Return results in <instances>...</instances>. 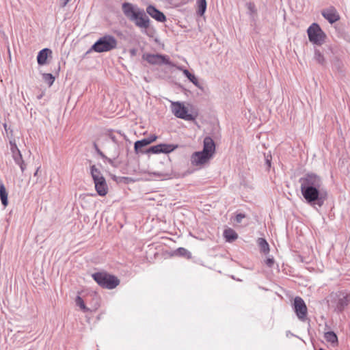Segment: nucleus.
I'll return each instance as SVG.
<instances>
[{
  "label": "nucleus",
  "mask_w": 350,
  "mask_h": 350,
  "mask_svg": "<svg viewBox=\"0 0 350 350\" xmlns=\"http://www.w3.org/2000/svg\"><path fill=\"white\" fill-rule=\"evenodd\" d=\"M300 191L304 201L310 206L322 207L328 198L322 178L315 173L308 172L299 178Z\"/></svg>",
  "instance_id": "1"
},
{
  "label": "nucleus",
  "mask_w": 350,
  "mask_h": 350,
  "mask_svg": "<svg viewBox=\"0 0 350 350\" xmlns=\"http://www.w3.org/2000/svg\"><path fill=\"white\" fill-rule=\"evenodd\" d=\"M122 10L124 15L137 27L146 29L150 27V20L146 11L137 5L124 2L122 4Z\"/></svg>",
  "instance_id": "2"
},
{
  "label": "nucleus",
  "mask_w": 350,
  "mask_h": 350,
  "mask_svg": "<svg viewBox=\"0 0 350 350\" xmlns=\"http://www.w3.org/2000/svg\"><path fill=\"white\" fill-rule=\"evenodd\" d=\"M118 41L111 35L106 34L99 38L91 46L90 51L96 53L108 52L117 47Z\"/></svg>",
  "instance_id": "3"
},
{
  "label": "nucleus",
  "mask_w": 350,
  "mask_h": 350,
  "mask_svg": "<svg viewBox=\"0 0 350 350\" xmlns=\"http://www.w3.org/2000/svg\"><path fill=\"white\" fill-rule=\"evenodd\" d=\"M330 303L334 310L338 313L342 312L350 304V293L346 291H338L330 294Z\"/></svg>",
  "instance_id": "4"
},
{
  "label": "nucleus",
  "mask_w": 350,
  "mask_h": 350,
  "mask_svg": "<svg viewBox=\"0 0 350 350\" xmlns=\"http://www.w3.org/2000/svg\"><path fill=\"white\" fill-rule=\"evenodd\" d=\"M94 280L102 288L113 289L120 284V280L114 275L105 271H98L92 274Z\"/></svg>",
  "instance_id": "5"
},
{
  "label": "nucleus",
  "mask_w": 350,
  "mask_h": 350,
  "mask_svg": "<svg viewBox=\"0 0 350 350\" xmlns=\"http://www.w3.org/2000/svg\"><path fill=\"white\" fill-rule=\"evenodd\" d=\"M307 33L309 41L313 44L321 46L326 39V34L322 30L320 25L317 23H313L307 29Z\"/></svg>",
  "instance_id": "6"
},
{
  "label": "nucleus",
  "mask_w": 350,
  "mask_h": 350,
  "mask_svg": "<svg viewBox=\"0 0 350 350\" xmlns=\"http://www.w3.org/2000/svg\"><path fill=\"white\" fill-rule=\"evenodd\" d=\"M142 59L148 62L151 65H167L170 66H175L167 55L163 54H152L145 53L142 55Z\"/></svg>",
  "instance_id": "7"
},
{
  "label": "nucleus",
  "mask_w": 350,
  "mask_h": 350,
  "mask_svg": "<svg viewBox=\"0 0 350 350\" xmlns=\"http://www.w3.org/2000/svg\"><path fill=\"white\" fill-rule=\"evenodd\" d=\"M292 308L299 321L305 322L308 319V308L301 297L299 296L295 297L292 304Z\"/></svg>",
  "instance_id": "8"
},
{
  "label": "nucleus",
  "mask_w": 350,
  "mask_h": 350,
  "mask_svg": "<svg viewBox=\"0 0 350 350\" xmlns=\"http://www.w3.org/2000/svg\"><path fill=\"white\" fill-rule=\"evenodd\" d=\"M172 111L176 118L187 121L195 120V116L189 113L188 109L180 102L177 101L172 103Z\"/></svg>",
  "instance_id": "9"
},
{
  "label": "nucleus",
  "mask_w": 350,
  "mask_h": 350,
  "mask_svg": "<svg viewBox=\"0 0 350 350\" xmlns=\"http://www.w3.org/2000/svg\"><path fill=\"white\" fill-rule=\"evenodd\" d=\"M178 147L177 144L161 143L150 146L144 152L146 154H169L175 150Z\"/></svg>",
  "instance_id": "10"
},
{
  "label": "nucleus",
  "mask_w": 350,
  "mask_h": 350,
  "mask_svg": "<svg viewBox=\"0 0 350 350\" xmlns=\"http://www.w3.org/2000/svg\"><path fill=\"white\" fill-rule=\"evenodd\" d=\"M211 159V157L200 150L191 154L190 161L193 166H201L208 163Z\"/></svg>",
  "instance_id": "11"
},
{
  "label": "nucleus",
  "mask_w": 350,
  "mask_h": 350,
  "mask_svg": "<svg viewBox=\"0 0 350 350\" xmlns=\"http://www.w3.org/2000/svg\"><path fill=\"white\" fill-rule=\"evenodd\" d=\"M146 11L148 16H150L158 22L164 23L167 20L165 15L153 5H148Z\"/></svg>",
  "instance_id": "12"
},
{
  "label": "nucleus",
  "mask_w": 350,
  "mask_h": 350,
  "mask_svg": "<svg viewBox=\"0 0 350 350\" xmlns=\"http://www.w3.org/2000/svg\"><path fill=\"white\" fill-rule=\"evenodd\" d=\"M208 154L209 157H213L215 152V144L212 137L206 136L203 141V149L201 150Z\"/></svg>",
  "instance_id": "13"
},
{
  "label": "nucleus",
  "mask_w": 350,
  "mask_h": 350,
  "mask_svg": "<svg viewBox=\"0 0 350 350\" xmlns=\"http://www.w3.org/2000/svg\"><path fill=\"white\" fill-rule=\"evenodd\" d=\"M95 189L100 196H105L108 193V186L104 176L96 178L94 181Z\"/></svg>",
  "instance_id": "14"
},
{
  "label": "nucleus",
  "mask_w": 350,
  "mask_h": 350,
  "mask_svg": "<svg viewBox=\"0 0 350 350\" xmlns=\"http://www.w3.org/2000/svg\"><path fill=\"white\" fill-rule=\"evenodd\" d=\"M107 136L117 146L118 148L122 144L123 139L128 140L126 135L124 133H122L120 131L110 130L108 131Z\"/></svg>",
  "instance_id": "15"
},
{
  "label": "nucleus",
  "mask_w": 350,
  "mask_h": 350,
  "mask_svg": "<svg viewBox=\"0 0 350 350\" xmlns=\"http://www.w3.org/2000/svg\"><path fill=\"white\" fill-rule=\"evenodd\" d=\"M321 14L330 24H333L340 19V16L334 7L323 10Z\"/></svg>",
  "instance_id": "16"
},
{
  "label": "nucleus",
  "mask_w": 350,
  "mask_h": 350,
  "mask_svg": "<svg viewBox=\"0 0 350 350\" xmlns=\"http://www.w3.org/2000/svg\"><path fill=\"white\" fill-rule=\"evenodd\" d=\"M52 51L49 48L40 50L37 55V62L39 66H44L47 64V59L51 56Z\"/></svg>",
  "instance_id": "17"
},
{
  "label": "nucleus",
  "mask_w": 350,
  "mask_h": 350,
  "mask_svg": "<svg viewBox=\"0 0 350 350\" xmlns=\"http://www.w3.org/2000/svg\"><path fill=\"white\" fill-rule=\"evenodd\" d=\"M12 157L14 163L19 166L21 172L23 173L27 168V164L23 160L21 152L12 154Z\"/></svg>",
  "instance_id": "18"
},
{
  "label": "nucleus",
  "mask_w": 350,
  "mask_h": 350,
  "mask_svg": "<svg viewBox=\"0 0 350 350\" xmlns=\"http://www.w3.org/2000/svg\"><path fill=\"white\" fill-rule=\"evenodd\" d=\"M183 75L188 80L191 82L196 87L203 90V87L198 81V79L193 73H191L188 70H183Z\"/></svg>",
  "instance_id": "19"
},
{
  "label": "nucleus",
  "mask_w": 350,
  "mask_h": 350,
  "mask_svg": "<svg viewBox=\"0 0 350 350\" xmlns=\"http://www.w3.org/2000/svg\"><path fill=\"white\" fill-rule=\"evenodd\" d=\"M224 237L226 242L232 243L237 239L238 234L233 229L228 228L224 231Z\"/></svg>",
  "instance_id": "20"
},
{
  "label": "nucleus",
  "mask_w": 350,
  "mask_h": 350,
  "mask_svg": "<svg viewBox=\"0 0 350 350\" xmlns=\"http://www.w3.org/2000/svg\"><path fill=\"white\" fill-rule=\"evenodd\" d=\"M324 338L327 342L331 343L333 347L337 345L338 343V336L333 331H328L325 332L324 334Z\"/></svg>",
  "instance_id": "21"
},
{
  "label": "nucleus",
  "mask_w": 350,
  "mask_h": 350,
  "mask_svg": "<svg viewBox=\"0 0 350 350\" xmlns=\"http://www.w3.org/2000/svg\"><path fill=\"white\" fill-rule=\"evenodd\" d=\"M172 256L190 259L191 258V253L185 247H178L173 251Z\"/></svg>",
  "instance_id": "22"
},
{
  "label": "nucleus",
  "mask_w": 350,
  "mask_h": 350,
  "mask_svg": "<svg viewBox=\"0 0 350 350\" xmlns=\"http://www.w3.org/2000/svg\"><path fill=\"white\" fill-rule=\"evenodd\" d=\"M0 199L3 206H6L8 204V192L5 187L3 182L0 179Z\"/></svg>",
  "instance_id": "23"
},
{
  "label": "nucleus",
  "mask_w": 350,
  "mask_h": 350,
  "mask_svg": "<svg viewBox=\"0 0 350 350\" xmlns=\"http://www.w3.org/2000/svg\"><path fill=\"white\" fill-rule=\"evenodd\" d=\"M257 243L261 253L267 254L269 252V245L265 238H258Z\"/></svg>",
  "instance_id": "24"
},
{
  "label": "nucleus",
  "mask_w": 350,
  "mask_h": 350,
  "mask_svg": "<svg viewBox=\"0 0 350 350\" xmlns=\"http://www.w3.org/2000/svg\"><path fill=\"white\" fill-rule=\"evenodd\" d=\"M206 0H197V14L200 16H203L206 10Z\"/></svg>",
  "instance_id": "25"
},
{
  "label": "nucleus",
  "mask_w": 350,
  "mask_h": 350,
  "mask_svg": "<svg viewBox=\"0 0 350 350\" xmlns=\"http://www.w3.org/2000/svg\"><path fill=\"white\" fill-rule=\"evenodd\" d=\"M147 146L148 145L146 142H145V139H142L141 140H137L134 144V150L136 154H138L139 152L145 153V151H142V149Z\"/></svg>",
  "instance_id": "26"
},
{
  "label": "nucleus",
  "mask_w": 350,
  "mask_h": 350,
  "mask_svg": "<svg viewBox=\"0 0 350 350\" xmlns=\"http://www.w3.org/2000/svg\"><path fill=\"white\" fill-rule=\"evenodd\" d=\"M314 59L321 65L325 64L326 61L323 53L319 49H314Z\"/></svg>",
  "instance_id": "27"
},
{
  "label": "nucleus",
  "mask_w": 350,
  "mask_h": 350,
  "mask_svg": "<svg viewBox=\"0 0 350 350\" xmlns=\"http://www.w3.org/2000/svg\"><path fill=\"white\" fill-rule=\"evenodd\" d=\"M42 79L48 84L49 87H51L53 84L55 78L51 73H44L42 74Z\"/></svg>",
  "instance_id": "28"
},
{
  "label": "nucleus",
  "mask_w": 350,
  "mask_h": 350,
  "mask_svg": "<svg viewBox=\"0 0 350 350\" xmlns=\"http://www.w3.org/2000/svg\"><path fill=\"white\" fill-rule=\"evenodd\" d=\"M90 174L93 181H94L96 178H100V176H103L100 171L94 165L90 166Z\"/></svg>",
  "instance_id": "29"
},
{
  "label": "nucleus",
  "mask_w": 350,
  "mask_h": 350,
  "mask_svg": "<svg viewBox=\"0 0 350 350\" xmlns=\"http://www.w3.org/2000/svg\"><path fill=\"white\" fill-rule=\"evenodd\" d=\"M75 302L77 306H78L83 312H85L90 310V309L85 306L84 301L81 297L77 296L75 299Z\"/></svg>",
  "instance_id": "30"
},
{
  "label": "nucleus",
  "mask_w": 350,
  "mask_h": 350,
  "mask_svg": "<svg viewBox=\"0 0 350 350\" xmlns=\"http://www.w3.org/2000/svg\"><path fill=\"white\" fill-rule=\"evenodd\" d=\"M119 151H116L115 152L113 158H109L106 156V158H103V159L104 160V161H107L112 167H116L117 164L115 163V160L119 157Z\"/></svg>",
  "instance_id": "31"
},
{
  "label": "nucleus",
  "mask_w": 350,
  "mask_h": 350,
  "mask_svg": "<svg viewBox=\"0 0 350 350\" xmlns=\"http://www.w3.org/2000/svg\"><path fill=\"white\" fill-rule=\"evenodd\" d=\"M342 67H343V64H342V62L338 59V58H336L334 61H333V63H332V68L334 70H337L338 72H342Z\"/></svg>",
  "instance_id": "32"
},
{
  "label": "nucleus",
  "mask_w": 350,
  "mask_h": 350,
  "mask_svg": "<svg viewBox=\"0 0 350 350\" xmlns=\"http://www.w3.org/2000/svg\"><path fill=\"white\" fill-rule=\"evenodd\" d=\"M265 164L267 165V170L269 171L270 167H271V161H272V156L270 152L269 153H265Z\"/></svg>",
  "instance_id": "33"
},
{
  "label": "nucleus",
  "mask_w": 350,
  "mask_h": 350,
  "mask_svg": "<svg viewBox=\"0 0 350 350\" xmlns=\"http://www.w3.org/2000/svg\"><path fill=\"white\" fill-rule=\"evenodd\" d=\"M247 8L250 12V14H256L257 12V10L256 8L255 4L252 2H249L246 4Z\"/></svg>",
  "instance_id": "34"
},
{
  "label": "nucleus",
  "mask_w": 350,
  "mask_h": 350,
  "mask_svg": "<svg viewBox=\"0 0 350 350\" xmlns=\"http://www.w3.org/2000/svg\"><path fill=\"white\" fill-rule=\"evenodd\" d=\"M157 139V136H156L155 135H152L146 138H144V139H145V142H146L148 146L155 142Z\"/></svg>",
  "instance_id": "35"
},
{
  "label": "nucleus",
  "mask_w": 350,
  "mask_h": 350,
  "mask_svg": "<svg viewBox=\"0 0 350 350\" xmlns=\"http://www.w3.org/2000/svg\"><path fill=\"white\" fill-rule=\"evenodd\" d=\"M274 262H275V260L273 257H268L265 260V264L269 268H271L273 266Z\"/></svg>",
  "instance_id": "36"
},
{
  "label": "nucleus",
  "mask_w": 350,
  "mask_h": 350,
  "mask_svg": "<svg viewBox=\"0 0 350 350\" xmlns=\"http://www.w3.org/2000/svg\"><path fill=\"white\" fill-rule=\"evenodd\" d=\"M94 148L96 152V153L100 156V157L103 159V158H106V155L100 150V148H98V145L94 142Z\"/></svg>",
  "instance_id": "37"
},
{
  "label": "nucleus",
  "mask_w": 350,
  "mask_h": 350,
  "mask_svg": "<svg viewBox=\"0 0 350 350\" xmlns=\"http://www.w3.org/2000/svg\"><path fill=\"white\" fill-rule=\"evenodd\" d=\"M245 217V215L244 213H237L235 216V221L237 223H241L243 219H244Z\"/></svg>",
  "instance_id": "38"
},
{
  "label": "nucleus",
  "mask_w": 350,
  "mask_h": 350,
  "mask_svg": "<svg viewBox=\"0 0 350 350\" xmlns=\"http://www.w3.org/2000/svg\"><path fill=\"white\" fill-rule=\"evenodd\" d=\"M10 151H11L12 154H13L14 153H17L18 152H21V150L18 149L17 145L12 146V147H10Z\"/></svg>",
  "instance_id": "39"
},
{
  "label": "nucleus",
  "mask_w": 350,
  "mask_h": 350,
  "mask_svg": "<svg viewBox=\"0 0 350 350\" xmlns=\"http://www.w3.org/2000/svg\"><path fill=\"white\" fill-rule=\"evenodd\" d=\"M152 174L155 176H157V177H161L163 176V174L161 173V172H153Z\"/></svg>",
  "instance_id": "40"
},
{
  "label": "nucleus",
  "mask_w": 350,
  "mask_h": 350,
  "mask_svg": "<svg viewBox=\"0 0 350 350\" xmlns=\"http://www.w3.org/2000/svg\"><path fill=\"white\" fill-rule=\"evenodd\" d=\"M70 1V0H63V2L62 3V7H65Z\"/></svg>",
  "instance_id": "41"
},
{
  "label": "nucleus",
  "mask_w": 350,
  "mask_h": 350,
  "mask_svg": "<svg viewBox=\"0 0 350 350\" xmlns=\"http://www.w3.org/2000/svg\"><path fill=\"white\" fill-rule=\"evenodd\" d=\"M129 52H130L131 55L133 56L136 55V50L134 49H131Z\"/></svg>",
  "instance_id": "42"
},
{
  "label": "nucleus",
  "mask_w": 350,
  "mask_h": 350,
  "mask_svg": "<svg viewBox=\"0 0 350 350\" xmlns=\"http://www.w3.org/2000/svg\"><path fill=\"white\" fill-rule=\"evenodd\" d=\"M10 147H12V146H16V142L15 140H10Z\"/></svg>",
  "instance_id": "43"
},
{
  "label": "nucleus",
  "mask_w": 350,
  "mask_h": 350,
  "mask_svg": "<svg viewBox=\"0 0 350 350\" xmlns=\"http://www.w3.org/2000/svg\"><path fill=\"white\" fill-rule=\"evenodd\" d=\"M177 69H178L179 70H181L183 72V70H187L186 68H184L183 66H178L176 67Z\"/></svg>",
  "instance_id": "44"
},
{
  "label": "nucleus",
  "mask_w": 350,
  "mask_h": 350,
  "mask_svg": "<svg viewBox=\"0 0 350 350\" xmlns=\"http://www.w3.org/2000/svg\"><path fill=\"white\" fill-rule=\"evenodd\" d=\"M3 126H4L5 130L6 131H8V129H7V124H4Z\"/></svg>",
  "instance_id": "45"
},
{
  "label": "nucleus",
  "mask_w": 350,
  "mask_h": 350,
  "mask_svg": "<svg viewBox=\"0 0 350 350\" xmlns=\"http://www.w3.org/2000/svg\"><path fill=\"white\" fill-rule=\"evenodd\" d=\"M38 169L36 171V172L34 173V176H36L37 174H38Z\"/></svg>",
  "instance_id": "46"
},
{
  "label": "nucleus",
  "mask_w": 350,
  "mask_h": 350,
  "mask_svg": "<svg viewBox=\"0 0 350 350\" xmlns=\"http://www.w3.org/2000/svg\"><path fill=\"white\" fill-rule=\"evenodd\" d=\"M42 97V95H40V96H38V99H40Z\"/></svg>",
  "instance_id": "47"
}]
</instances>
